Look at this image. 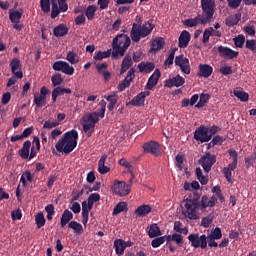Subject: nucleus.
Wrapping results in <instances>:
<instances>
[{"mask_svg": "<svg viewBox=\"0 0 256 256\" xmlns=\"http://www.w3.org/2000/svg\"><path fill=\"white\" fill-rule=\"evenodd\" d=\"M199 199H201V194L197 191H193L190 195V198L185 200L184 210L182 211V215L186 219H190V221H197L199 219Z\"/></svg>", "mask_w": 256, "mask_h": 256, "instance_id": "4", "label": "nucleus"}, {"mask_svg": "<svg viewBox=\"0 0 256 256\" xmlns=\"http://www.w3.org/2000/svg\"><path fill=\"white\" fill-rule=\"evenodd\" d=\"M104 99H106V101H108V103H109L107 106L108 111H113V109H115V105H117L119 95H117L115 92H113L108 96H104Z\"/></svg>", "mask_w": 256, "mask_h": 256, "instance_id": "25", "label": "nucleus"}, {"mask_svg": "<svg viewBox=\"0 0 256 256\" xmlns=\"http://www.w3.org/2000/svg\"><path fill=\"white\" fill-rule=\"evenodd\" d=\"M73 219V212H71L69 209H66L63 211L61 219H60V225L63 229L68 223H70Z\"/></svg>", "mask_w": 256, "mask_h": 256, "instance_id": "26", "label": "nucleus"}, {"mask_svg": "<svg viewBox=\"0 0 256 256\" xmlns=\"http://www.w3.org/2000/svg\"><path fill=\"white\" fill-rule=\"evenodd\" d=\"M218 53L222 59H237L239 57V52L235 51L227 46H218Z\"/></svg>", "mask_w": 256, "mask_h": 256, "instance_id": "13", "label": "nucleus"}, {"mask_svg": "<svg viewBox=\"0 0 256 256\" xmlns=\"http://www.w3.org/2000/svg\"><path fill=\"white\" fill-rule=\"evenodd\" d=\"M243 0H227L230 9H239Z\"/></svg>", "mask_w": 256, "mask_h": 256, "instance_id": "58", "label": "nucleus"}, {"mask_svg": "<svg viewBox=\"0 0 256 256\" xmlns=\"http://www.w3.org/2000/svg\"><path fill=\"white\" fill-rule=\"evenodd\" d=\"M137 67L140 73H151L155 69V64L152 62H141Z\"/></svg>", "mask_w": 256, "mask_h": 256, "instance_id": "29", "label": "nucleus"}, {"mask_svg": "<svg viewBox=\"0 0 256 256\" xmlns=\"http://www.w3.org/2000/svg\"><path fill=\"white\" fill-rule=\"evenodd\" d=\"M188 241H190L191 247H194V249H199V247L202 249H207V243L208 247H219V244L216 242V238L206 236L205 234L199 236L198 233H192L188 236Z\"/></svg>", "mask_w": 256, "mask_h": 256, "instance_id": "6", "label": "nucleus"}, {"mask_svg": "<svg viewBox=\"0 0 256 256\" xmlns=\"http://www.w3.org/2000/svg\"><path fill=\"white\" fill-rule=\"evenodd\" d=\"M123 211H128L127 202H119L118 204H116V206L113 209L112 214L114 216L119 215V213H123Z\"/></svg>", "mask_w": 256, "mask_h": 256, "instance_id": "39", "label": "nucleus"}, {"mask_svg": "<svg viewBox=\"0 0 256 256\" xmlns=\"http://www.w3.org/2000/svg\"><path fill=\"white\" fill-rule=\"evenodd\" d=\"M182 85H185V78L181 75H177L176 77L169 78L165 81V87H168L169 89L173 87H182Z\"/></svg>", "mask_w": 256, "mask_h": 256, "instance_id": "19", "label": "nucleus"}, {"mask_svg": "<svg viewBox=\"0 0 256 256\" xmlns=\"http://www.w3.org/2000/svg\"><path fill=\"white\" fill-rule=\"evenodd\" d=\"M215 205H217V198L215 196H212L209 200V197L204 195L199 202L198 211H204L207 207H215Z\"/></svg>", "mask_w": 256, "mask_h": 256, "instance_id": "14", "label": "nucleus"}, {"mask_svg": "<svg viewBox=\"0 0 256 256\" xmlns=\"http://www.w3.org/2000/svg\"><path fill=\"white\" fill-rule=\"evenodd\" d=\"M216 162L217 157L209 152L202 156L198 161L199 165L203 167L205 173H209V171H211V168L213 167V165H215Z\"/></svg>", "mask_w": 256, "mask_h": 256, "instance_id": "9", "label": "nucleus"}, {"mask_svg": "<svg viewBox=\"0 0 256 256\" xmlns=\"http://www.w3.org/2000/svg\"><path fill=\"white\" fill-rule=\"evenodd\" d=\"M209 99H211V95L202 93V94L200 95V100H199V102L195 105V107H196L197 109H201V108L205 107V104L207 103V101H209Z\"/></svg>", "mask_w": 256, "mask_h": 256, "instance_id": "41", "label": "nucleus"}, {"mask_svg": "<svg viewBox=\"0 0 256 256\" xmlns=\"http://www.w3.org/2000/svg\"><path fill=\"white\" fill-rule=\"evenodd\" d=\"M130 105H133V107H141V105H145L144 95L140 92L130 101Z\"/></svg>", "mask_w": 256, "mask_h": 256, "instance_id": "35", "label": "nucleus"}, {"mask_svg": "<svg viewBox=\"0 0 256 256\" xmlns=\"http://www.w3.org/2000/svg\"><path fill=\"white\" fill-rule=\"evenodd\" d=\"M234 95H235V97L240 99V101H242V103H247V101H249V93H247L245 91L234 90Z\"/></svg>", "mask_w": 256, "mask_h": 256, "instance_id": "40", "label": "nucleus"}, {"mask_svg": "<svg viewBox=\"0 0 256 256\" xmlns=\"http://www.w3.org/2000/svg\"><path fill=\"white\" fill-rule=\"evenodd\" d=\"M130 45L131 38L127 34H118L112 41V47L114 49L112 52L113 59H118L119 56L123 57Z\"/></svg>", "mask_w": 256, "mask_h": 256, "instance_id": "5", "label": "nucleus"}, {"mask_svg": "<svg viewBox=\"0 0 256 256\" xmlns=\"http://www.w3.org/2000/svg\"><path fill=\"white\" fill-rule=\"evenodd\" d=\"M59 13H62L59 8V5H57L56 1H53L52 10H51V19H56V17L59 16Z\"/></svg>", "mask_w": 256, "mask_h": 256, "instance_id": "48", "label": "nucleus"}, {"mask_svg": "<svg viewBox=\"0 0 256 256\" xmlns=\"http://www.w3.org/2000/svg\"><path fill=\"white\" fill-rule=\"evenodd\" d=\"M212 74H213V67H211L209 64L199 65L198 77H204V79H207L211 77Z\"/></svg>", "mask_w": 256, "mask_h": 256, "instance_id": "21", "label": "nucleus"}, {"mask_svg": "<svg viewBox=\"0 0 256 256\" xmlns=\"http://www.w3.org/2000/svg\"><path fill=\"white\" fill-rule=\"evenodd\" d=\"M153 31V25L148 22V24L137 25L133 24L132 29L130 32V37L134 43H139L142 38L148 37V35H151V32Z\"/></svg>", "mask_w": 256, "mask_h": 256, "instance_id": "7", "label": "nucleus"}, {"mask_svg": "<svg viewBox=\"0 0 256 256\" xmlns=\"http://www.w3.org/2000/svg\"><path fill=\"white\" fill-rule=\"evenodd\" d=\"M53 1L57 0H40V6L44 13H49V11H51V2L53 5Z\"/></svg>", "mask_w": 256, "mask_h": 256, "instance_id": "43", "label": "nucleus"}, {"mask_svg": "<svg viewBox=\"0 0 256 256\" xmlns=\"http://www.w3.org/2000/svg\"><path fill=\"white\" fill-rule=\"evenodd\" d=\"M131 67H133V58L127 54L122 60L120 75L127 73Z\"/></svg>", "mask_w": 256, "mask_h": 256, "instance_id": "22", "label": "nucleus"}, {"mask_svg": "<svg viewBox=\"0 0 256 256\" xmlns=\"http://www.w3.org/2000/svg\"><path fill=\"white\" fill-rule=\"evenodd\" d=\"M163 47H165V40H163V38H156L152 42L151 51L157 53V51H161Z\"/></svg>", "mask_w": 256, "mask_h": 256, "instance_id": "33", "label": "nucleus"}, {"mask_svg": "<svg viewBox=\"0 0 256 256\" xmlns=\"http://www.w3.org/2000/svg\"><path fill=\"white\" fill-rule=\"evenodd\" d=\"M142 147L146 153H151L152 155L159 157V154L161 152V146L157 142H146Z\"/></svg>", "mask_w": 256, "mask_h": 256, "instance_id": "15", "label": "nucleus"}, {"mask_svg": "<svg viewBox=\"0 0 256 256\" xmlns=\"http://www.w3.org/2000/svg\"><path fill=\"white\" fill-rule=\"evenodd\" d=\"M107 161V155L104 154L100 160L98 161V172L100 175H105L111 171V168L109 166L105 165V162Z\"/></svg>", "mask_w": 256, "mask_h": 256, "instance_id": "24", "label": "nucleus"}, {"mask_svg": "<svg viewBox=\"0 0 256 256\" xmlns=\"http://www.w3.org/2000/svg\"><path fill=\"white\" fill-rule=\"evenodd\" d=\"M69 229H73L74 233H76V235H81L83 233V225H81V223L72 220L69 222L68 224Z\"/></svg>", "mask_w": 256, "mask_h": 256, "instance_id": "34", "label": "nucleus"}, {"mask_svg": "<svg viewBox=\"0 0 256 256\" xmlns=\"http://www.w3.org/2000/svg\"><path fill=\"white\" fill-rule=\"evenodd\" d=\"M194 139L200 143H209L211 141V134H209V127L200 126L194 132Z\"/></svg>", "mask_w": 256, "mask_h": 256, "instance_id": "10", "label": "nucleus"}, {"mask_svg": "<svg viewBox=\"0 0 256 256\" xmlns=\"http://www.w3.org/2000/svg\"><path fill=\"white\" fill-rule=\"evenodd\" d=\"M174 62L177 67H180L182 73L185 75H191V65L189 64V58L181 54L175 57Z\"/></svg>", "mask_w": 256, "mask_h": 256, "instance_id": "11", "label": "nucleus"}, {"mask_svg": "<svg viewBox=\"0 0 256 256\" xmlns=\"http://www.w3.org/2000/svg\"><path fill=\"white\" fill-rule=\"evenodd\" d=\"M111 189L113 193L119 195V197H127V195L131 193V185L127 184L125 181L114 180Z\"/></svg>", "mask_w": 256, "mask_h": 256, "instance_id": "8", "label": "nucleus"}, {"mask_svg": "<svg viewBox=\"0 0 256 256\" xmlns=\"http://www.w3.org/2000/svg\"><path fill=\"white\" fill-rule=\"evenodd\" d=\"M97 11V7L95 5H90L86 9V17L88 21H93L95 18V12Z\"/></svg>", "mask_w": 256, "mask_h": 256, "instance_id": "45", "label": "nucleus"}, {"mask_svg": "<svg viewBox=\"0 0 256 256\" xmlns=\"http://www.w3.org/2000/svg\"><path fill=\"white\" fill-rule=\"evenodd\" d=\"M172 241L176 243L179 247L183 246V235L179 233L172 234Z\"/></svg>", "mask_w": 256, "mask_h": 256, "instance_id": "53", "label": "nucleus"}, {"mask_svg": "<svg viewBox=\"0 0 256 256\" xmlns=\"http://www.w3.org/2000/svg\"><path fill=\"white\" fill-rule=\"evenodd\" d=\"M135 79V68H131L125 79L118 85L119 91H125L127 87L131 85V82Z\"/></svg>", "mask_w": 256, "mask_h": 256, "instance_id": "17", "label": "nucleus"}, {"mask_svg": "<svg viewBox=\"0 0 256 256\" xmlns=\"http://www.w3.org/2000/svg\"><path fill=\"white\" fill-rule=\"evenodd\" d=\"M47 101V98L45 96H42L41 94H34V103L37 107H43L45 105V102Z\"/></svg>", "mask_w": 256, "mask_h": 256, "instance_id": "44", "label": "nucleus"}, {"mask_svg": "<svg viewBox=\"0 0 256 256\" xmlns=\"http://www.w3.org/2000/svg\"><path fill=\"white\" fill-rule=\"evenodd\" d=\"M35 221L37 229H41V227L45 226L47 220H45V215H43V212H39L38 214H36Z\"/></svg>", "mask_w": 256, "mask_h": 256, "instance_id": "42", "label": "nucleus"}, {"mask_svg": "<svg viewBox=\"0 0 256 256\" xmlns=\"http://www.w3.org/2000/svg\"><path fill=\"white\" fill-rule=\"evenodd\" d=\"M173 230L176 231V233L180 235H188L189 234V228L183 227V223L181 221H175Z\"/></svg>", "mask_w": 256, "mask_h": 256, "instance_id": "31", "label": "nucleus"}, {"mask_svg": "<svg viewBox=\"0 0 256 256\" xmlns=\"http://www.w3.org/2000/svg\"><path fill=\"white\" fill-rule=\"evenodd\" d=\"M215 0H201V8L203 15H198L196 18L184 20V25L186 27H197V25H207L213 20V15H215Z\"/></svg>", "mask_w": 256, "mask_h": 256, "instance_id": "1", "label": "nucleus"}, {"mask_svg": "<svg viewBox=\"0 0 256 256\" xmlns=\"http://www.w3.org/2000/svg\"><path fill=\"white\" fill-rule=\"evenodd\" d=\"M177 51V48H174L171 50L168 58L165 60L164 65L171 67V65L173 64V61L175 60V53Z\"/></svg>", "mask_w": 256, "mask_h": 256, "instance_id": "51", "label": "nucleus"}, {"mask_svg": "<svg viewBox=\"0 0 256 256\" xmlns=\"http://www.w3.org/2000/svg\"><path fill=\"white\" fill-rule=\"evenodd\" d=\"M9 17L12 23H20L21 17H23V9L10 12Z\"/></svg>", "mask_w": 256, "mask_h": 256, "instance_id": "36", "label": "nucleus"}, {"mask_svg": "<svg viewBox=\"0 0 256 256\" xmlns=\"http://www.w3.org/2000/svg\"><path fill=\"white\" fill-rule=\"evenodd\" d=\"M159 79H161V71L159 69H156L154 73L149 77L148 82L146 84V89L148 91H151L157 83H159Z\"/></svg>", "mask_w": 256, "mask_h": 256, "instance_id": "20", "label": "nucleus"}, {"mask_svg": "<svg viewBox=\"0 0 256 256\" xmlns=\"http://www.w3.org/2000/svg\"><path fill=\"white\" fill-rule=\"evenodd\" d=\"M161 228H159V225L157 223L151 224L148 230V237L150 239H155V237H161Z\"/></svg>", "mask_w": 256, "mask_h": 256, "instance_id": "28", "label": "nucleus"}, {"mask_svg": "<svg viewBox=\"0 0 256 256\" xmlns=\"http://www.w3.org/2000/svg\"><path fill=\"white\" fill-rule=\"evenodd\" d=\"M211 31H213V27L207 28L203 33L202 43H209V38L212 37Z\"/></svg>", "mask_w": 256, "mask_h": 256, "instance_id": "56", "label": "nucleus"}, {"mask_svg": "<svg viewBox=\"0 0 256 256\" xmlns=\"http://www.w3.org/2000/svg\"><path fill=\"white\" fill-rule=\"evenodd\" d=\"M152 210H153V208H151L150 205L143 204V205L139 206L134 211V213H135L136 217H146V215H149V213H151Z\"/></svg>", "mask_w": 256, "mask_h": 256, "instance_id": "23", "label": "nucleus"}, {"mask_svg": "<svg viewBox=\"0 0 256 256\" xmlns=\"http://www.w3.org/2000/svg\"><path fill=\"white\" fill-rule=\"evenodd\" d=\"M53 33L55 37H65V35L69 33V28L66 24H59L58 26L54 27Z\"/></svg>", "mask_w": 256, "mask_h": 256, "instance_id": "27", "label": "nucleus"}, {"mask_svg": "<svg viewBox=\"0 0 256 256\" xmlns=\"http://www.w3.org/2000/svg\"><path fill=\"white\" fill-rule=\"evenodd\" d=\"M11 71L17 79H23V71H21V60L13 58L10 62Z\"/></svg>", "mask_w": 256, "mask_h": 256, "instance_id": "16", "label": "nucleus"}, {"mask_svg": "<svg viewBox=\"0 0 256 256\" xmlns=\"http://www.w3.org/2000/svg\"><path fill=\"white\" fill-rule=\"evenodd\" d=\"M222 173L228 183H233V170H229L228 168H223Z\"/></svg>", "mask_w": 256, "mask_h": 256, "instance_id": "52", "label": "nucleus"}, {"mask_svg": "<svg viewBox=\"0 0 256 256\" xmlns=\"http://www.w3.org/2000/svg\"><path fill=\"white\" fill-rule=\"evenodd\" d=\"M27 181L33 183V174L29 170H26L20 178V183H22L23 187H27Z\"/></svg>", "mask_w": 256, "mask_h": 256, "instance_id": "37", "label": "nucleus"}, {"mask_svg": "<svg viewBox=\"0 0 256 256\" xmlns=\"http://www.w3.org/2000/svg\"><path fill=\"white\" fill-rule=\"evenodd\" d=\"M72 206L70 207L71 211L77 215L79 213H81V204H79V202H71Z\"/></svg>", "mask_w": 256, "mask_h": 256, "instance_id": "60", "label": "nucleus"}, {"mask_svg": "<svg viewBox=\"0 0 256 256\" xmlns=\"http://www.w3.org/2000/svg\"><path fill=\"white\" fill-rule=\"evenodd\" d=\"M143 59V50H138L132 54V60L134 63H139Z\"/></svg>", "mask_w": 256, "mask_h": 256, "instance_id": "57", "label": "nucleus"}, {"mask_svg": "<svg viewBox=\"0 0 256 256\" xmlns=\"http://www.w3.org/2000/svg\"><path fill=\"white\" fill-rule=\"evenodd\" d=\"M97 201H101V195H99V193H93L88 197L87 203L93 207Z\"/></svg>", "mask_w": 256, "mask_h": 256, "instance_id": "49", "label": "nucleus"}, {"mask_svg": "<svg viewBox=\"0 0 256 256\" xmlns=\"http://www.w3.org/2000/svg\"><path fill=\"white\" fill-rule=\"evenodd\" d=\"M31 149V142L27 140L24 142L22 148L19 150V155L22 159H29V151Z\"/></svg>", "mask_w": 256, "mask_h": 256, "instance_id": "30", "label": "nucleus"}, {"mask_svg": "<svg viewBox=\"0 0 256 256\" xmlns=\"http://www.w3.org/2000/svg\"><path fill=\"white\" fill-rule=\"evenodd\" d=\"M208 237H211L212 239H216V241H219L223 237V233L221 232V228L216 227Z\"/></svg>", "mask_w": 256, "mask_h": 256, "instance_id": "50", "label": "nucleus"}, {"mask_svg": "<svg viewBox=\"0 0 256 256\" xmlns=\"http://www.w3.org/2000/svg\"><path fill=\"white\" fill-rule=\"evenodd\" d=\"M51 82L53 87H59V85L63 84V77L61 74H55L51 77Z\"/></svg>", "mask_w": 256, "mask_h": 256, "instance_id": "47", "label": "nucleus"}, {"mask_svg": "<svg viewBox=\"0 0 256 256\" xmlns=\"http://www.w3.org/2000/svg\"><path fill=\"white\" fill-rule=\"evenodd\" d=\"M221 75H233V67L231 66H224L220 68Z\"/></svg>", "mask_w": 256, "mask_h": 256, "instance_id": "59", "label": "nucleus"}, {"mask_svg": "<svg viewBox=\"0 0 256 256\" xmlns=\"http://www.w3.org/2000/svg\"><path fill=\"white\" fill-rule=\"evenodd\" d=\"M107 67H109V65L107 63H102V64L96 65V69H97V72L99 73V75H103V73H106Z\"/></svg>", "mask_w": 256, "mask_h": 256, "instance_id": "61", "label": "nucleus"}, {"mask_svg": "<svg viewBox=\"0 0 256 256\" xmlns=\"http://www.w3.org/2000/svg\"><path fill=\"white\" fill-rule=\"evenodd\" d=\"M54 127H59V122L45 121L43 129H53Z\"/></svg>", "mask_w": 256, "mask_h": 256, "instance_id": "63", "label": "nucleus"}, {"mask_svg": "<svg viewBox=\"0 0 256 256\" xmlns=\"http://www.w3.org/2000/svg\"><path fill=\"white\" fill-rule=\"evenodd\" d=\"M164 242V238L163 236L161 237H156L155 239L152 240L151 245L153 247V249H157L158 247H161V245H163Z\"/></svg>", "mask_w": 256, "mask_h": 256, "instance_id": "54", "label": "nucleus"}, {"mask_svg": "<svg viewBox=\"0 0 256 256\" xmlns=\"http://www.w3.org/2000/svg\"><path fill=\"white\" fill-rule=\"evenodd\" d=\"M189 41H191V33L187 30H183L178 38V47H180V49H187V47H189Z\"/></svg>", "mask_w": 256, "mask_h": 256, "instance_id": "18", "label": "nucleus"}, {"mask_svg": "<svg viewBox=\"0 0 256 256\" xmlns=\"http://www.w3.org/2000/svg\"><path fill=\"white\" fill-rule=\"evenodd\" d=\"M108 57H111V49L104 52L103 51L95 52L93 59H95V61H103V59H107Z\"/></svg>", "mask_w": 256, "mask_h": 256, "instance_id": "38", "label": "nucleus"}, {"mask_svg": "<svg viewBox=\"0 0 256 256\" xmlns=\"http://www.w3.org/2000/svg\"><path fill=\"white\" fill-rule=\"evenodd\" d=\"M66 59L71 63V65H76V63L79 61V56L77 53L69 51L67 53Z\"/></svg>", "mask_w": 256, "mask_h": 256, "instance_id": "46", "label": "nucleus"}, {"mask_svg": "<svg viewBox=\"0 0 256 256\" xmlns=\"http://www.w3.org/2000/svg\"><path fill=\"white\" fill-rule=\"evenodd\" d=\"M114 248L116 255H123L125 253V241L123 239H117L114 241Z\"/></svg>", "mask_w": 256, "mask_h": 256, "instance_id": "32", "label": "nucleus"}, {"mask_svg": "<svg viewBox=\"0 0 256 256\" xmlns=\"http://www.w3.org/2000/svg\"><path fill=\"white\" fill-rule=\"evenodd\" d=\"M99 107H101L98 112H92L87 117L83 118L82 127L84 133H88V137L93 135V131H95V125L101 119H105V111H107V102L105 100H101L99 102Z\"/></svg>", "mask_w": 256, "mask_h": 256, "instance_id": "2", "label": "nucleus"}, {"mask_svg": "<svg viewBox=\"0 0 256 256\" xmlns=\"http://www.w3.org/2000/svg\"><path fill=\"white\" fill-rule=\"evenodd\" d=\"M52 69H54V71H61L65 75H73L75 73V68L65 61H56Z\"/></svg>", "mask_w": 256, "mask_h": 256, "instance_id": "12", "label": "nucleus"}, {"mask_svg": "<svg viewBox=\"0 0 256 256\" xmlns=\"http://www.w3.org/2000/svg\"><path fill=\"white\" fill-rule=\"evenodd\" d=\"M78 139L79 132H77L75 129L70 130L62 135V137L56 143L55 148L59 153L69 155V153H73V151H75Z\"/></svg>", "mask_w": 256, "mask_h": 256, "instance_id": "3", "label": "nucleus"}, {"mask_svg": "<svg viewBox=\"0 0 256 256\" xmlns=\"http://www.w3.org/2000/svg\"><path fill=\"white\" fill-rule=\"evenodd\" d=\"M58 177L55 174H52L48 177L47 187L48 189H51L53 185H55V181H57Z\"/></svg>", "mask_w": 256, "mask_h": 256, "instance_id": "64", "label": "nucleus"}, {"mask_svg": "<svg viewBox=\"0 0 256 256\" xmlns=\"http://www.w3.org/2000/svg\"><path fill=\"white\" fill-rule=\"evenodd\" d=\"M245 47L250 49V51H256V40H246Z\"/></svg>", "mask_w": 256, "mask_h": 256, "instance_id": "62", "label": "nucleus"}, {"mask_svg": "<svg viewBox=\"0 0 256 256\" xmlns=\"http://www.w3.org/2000/svg\"><path fill=\"white\" fill-rule=\"evenodd\" d=\"M233 41L236 47H239L241 49L243 48V45H245V36L238 35V37L234 38Z\"/></svg>", "mask_w": 256, "mask_h": 256, "instance_id": "55", "label": "nucleus"}]
</instances>
